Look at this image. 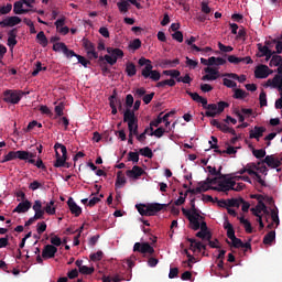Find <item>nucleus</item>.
<instances>
[{
  "label": "nucleus",
  "instance_id": "1",
  "mask_svg": "<svg viewBox=\"0 0 282 282\" xmlns=\"http://www.w3.org/2000/svg\"><path fill=\"white\" fill-rule=\"evenodd\" d=\"M166 204H160V203H150L148 205L139 204L135 205V208L142 217H153L154 215H158L160 210H164L166 208Z\"/></svg>",
  "mask_w": 282,
  "mask_h": 282
},
{
  "label": "nucleus",
  "instance_id": "2",
  "mask_svg": "<svg viewBox=\"0 0 282 282\" xmlns=\"http://www.w3.org/2000/svg\"><path fill=\"white\" fill-rule=\"evenodd\" d=\"M22 98H23V91L7 89L3 91L2 100H4V102H8L9 105H19Z\"/></svg>",
  "mask_w": 282,
  "mask_h": 282
},
{
  "label": "nucleus",
  "instance_id": "3",
  "mask_svg": "<svg viewBox=\"0 0 282 282\" xmlns=\"http://www.w3.org/2000/svg\"><path fill=\"white\" fill-rule=\"evenodd\" d=\"M123 122H128V131L129 133L133 131L135 126L138 124V117H135V112L131 109H126L123 112Z\"/></svg>",
  "mask_w": 282,
  "mask_h": 282
},
{
  "label": "nucleus",
  "instance_id": "4",
  "mask_svg": "<svg viewBox=\"0 0 282 282\" xmlns=\"http://www.w3.org/2000/svg\"><path fill=\"white\" fill-rule=\"evenodd\" d=\"M111 108L112 116H116L119 111H122V99L118 98V93L113 90L112 95L108 98ZM118 105V108L116 107Z\"/></svg>",
  "mask_w": 282,
  "mask_h": 282
},
{
  "label": "nucleus",
  "instance_id": "5",
  "mask_svg": "<svg viewBox=\"0 0 282 282\" xmlns=\"http://www.w3.org/2000/svg\"><path fill=\"white\" fill-rule=\"evenodd\" d=\"M83 47L87 53L88 58L96 59L98 58V52H96V44L89 41L88 39H83Z\"/></svg>",
  "mask_w": 282,
  "mask_h": 282
},
{
  "label": "nucleus",
  "instance_id": "6",
  "mask_svg": "<svg viewBox=\"0 0 282 282\" xmlns=\"http://www.w3.org/2000/svg\"><path fill=\"white\" fill-rule=\"evenodd\" d=\"M182 213L188 219L192 230H199L200 228L199 219H204L203 216H191V210L186 208H182Z\"/></svg>",
  "mask_w": 282,
  "mask_h": 282
},
{
  "label": "nucleus",
  "instance_id": "7",
  "mask_svg": "<svg viewBox=\"0 0 282 282\" xmlns=\"http://www.w3.org/2000/svg\"><path fill=\"white\" fill-rule=\"evenodd\" d=\"M164 112H160L155 120L150 122V127H160L162 122H165V127L171 126V121H167L166 118H171V116H175V110H172L163 116ZM163 116V117H162Z\"/></svg>",
  "mask_w": 282,
  "mask_h": 282
},
{
  "label": "nucleus",
  "instance_id": "8",
  "mask_svg": "<svg viewBox=\"0 0 282 282\" xmlns=\"http://www.w3.org/2000/svg\"><path fill=\"white\" fill-rule=\"evenodd\" d=\"M133 252H141V254H154L155 249L149 242H135L133 246Z\"/></svg>",
  "mask_w": 282,
  "mask_h": 282
},
{
  "label": "nucleus",
  "instance_id": "9",
  "mask_svg": "<svg viewBox=\"0 0 282 282\" xmlns=\"http://www.w3.org/2000/svg\"><path fill=\"white\" fill-rule=\"evenodd\" d=\"M139 65L141 67H145L142 69L141 72V76H143V78H149L151 76V72L153 70V64H151V59H147L145 57H141L139 59Z\"/></svg>",
  "mask_w": 282,
  "mask_h": 282
},
{
  "label": "nucleus",
  "instance_id": "10",
  "mask_svg": "<svg viewBox=\"0 0 282 282\" xmlns=\"http://www.w3.org/2000/svg\"><path fill=\"white\" fill-rule=\"evenodd\" d=\"M210 189H213V187H210L206 181H200L198 182V186L196 188H188L186 194L191 193L192 195H199L200 193H206V191Z\"/></svg>",
  "mask_w": 282,
  "mask_h": 282
},
{
  "label": "nucleus",
  "instance_id": "11",
  "mask_svg": "<svg viewBox=\"0 0 282 282\" xmlns=\"http://www.w3.org/2000/svg\"><path fill=\"white\" fill-rule=\"evenodd\" d=\"M217 105V111H205L206 118H217L219 113H224V110L230 107V104L226 101H219Z\"/></svg>",
  "mask_w": 282,
  "mask_h": 282
},
{
  "label": "nucleus",
  "instance_id": "12",
  "mask_svg": "<svg viewBox=\"0 0 282 282\" xmlns=\"http://www.w3.org/2000/svg\"><path fill=\"white\" fill-rule=\"evenodd\" d=\"M204 72L206 74L202 77V80H204V82H206V80H217V78H219V76H221L219 74V70L217 68H214V67H205Z\"/></svg>",
  "mask_w": 282,
  "mask_h": 282
},
{
  "label": "nucleus",
  "instance_id": "13",
  "mask_svg": "<svg viewBox=\"0 0 282 282\" xmlns=\"http://www.w3.org/2000/svg\"><path fill=\"white\" fill-rule=\"evenodd\" d=\"M144 170L138 165H134L131 170L126 171L127 177H130V180H140L142 175H144Z\"/></svg>",
  "mask_w": 282,
  "mask_h": 282
},
{
  "label": "nucleus",
  "instance_id": "14",
  "mask_svg": "<svg viewBox=\"0 0 282 282\" xmlns=\"http://www.w3.org/2000/svg\"><path fill=\"white\" fill-rule=\"evenodd\" d=\"M56 252H58V248H56L54 245H46L42 250V258L54 259V257H56Z\"/></svg>",
  "mask_w": 282,
  "mask_h": 282
},
{
  "label": "nucleus",
  "instance_id": "15",
  "mask_svg": "<svg viewBox=\"0 0 282 282\" xmlns=\"http://www.w3.org/2000/svg\"><path fill=\"white\" fill-rule=\"evenodd\" d=\"M228 246H231V248H245L246 250H252V245L250 242H243L239 238H232L231 242L229 240H226Z\"/></svg>",
  "mask_w": 282,
  "mask_h": 282
},
{
  "label": "nucleus",
  "instance_id": "16",
  "mask_svg": "<svg viewBox=\"0 0 282 282\" xmlns=\"http://www.w3.org/2000/svg\"><path fill=\"white\" fill-rule=\"evenodd\" d=\"M186 241H188L189 250L193 252H202L203 250H206V245L202 243V241H197L195 238H186Z\"/></svg>",
  "mask_w": 282,
  "mask_h": 282
},
{
  "label": "nucleus",
  "instance_id": "17",
  "mask_svg": "<svg viewBox=\"0 0 282 282\" xmlns=\"http://www.w3.org/2000/svg\"><path fill=\"white\" fill-rule=\"evenodd\" d=\"M265 127L256 126L253 130L249 131V138L250 140H257V142H259V140L263 138V133H265Z\"/></svg>",
  "mask_w": 282,
  "mask_h": 282
},
{
  "label": "nucleus",
  "instance_id": "18",
  "mask_svg": "<svg viewBox=\"0 0 282 282\" xmlns=\"http://www.w3.org/2000/svg\"><path fill=\"white\" fill-rule=\"evenodd\" d=\"M32 208L35 213L33 217L36 221H39V219L45 218V212L43 209V203H41V200H35Z\"/></svg>",
  "mask_w": 282,
  "mask_h": 282
},
{
  "label": "nucleus",
  "instance_id": "19",
  "mask_svg": "<svg viewBox=\"0 0 282 282\" xmlns=\"http://www.w3.org/2000/svg\"><path fill=\"white\" fill-rule=\"evenodd\" d=\"M187 96L194 100V102H199L203 106V109H207L208 107V99L199 96L197 93H192L191 90H186Z\"/></svg>",
  "mask_w": 282,
  "mask_h": 282
},
{
  "label": "nucleus",
  "instance_id": "20",
  "mask_svg": "<svg viewBox=\"0 0 282 282\" xmlns=\"http://www.w3.org/2000/svg\"><path fill=\"white\" fill-rule=\"evenodd\" d=\"M67 206L72 215H74L75 217H80V215L83 214V208H80V206H78L76 202H74V198L72 197L68 198Z\"/></svg>",
  "mask_w": 282,
  "mask_h": 282
},
{
  "label": "nucleus",
  "instance_id": "21",
  "mask_svg": "<svg viewBox=\"0 0 282 282\" xmlns=\"http://www.w3.org/2000/svg\"><path fill=\"white\" fill-rule=\"evenodd\" d=\"M262 164H267L270 169H279V166H281V160L274 158V155H267L264 160H262Z\"/></svg>",
  "mask_w": 282,
  "mask_h": 282
},
{
  "label": "nucleus",
  "instance_id": "22",
  "mask_svg": "<svg viewBox=\"0 0 282 282\" xmlns=\"http://www.w3.org/2000/svg\"><path fill=\"white\" fill-rule=\"evenodd\" d=\"M256 78H268L270 76V67L268 65H260L254 70Z\"/></svg>",
  "mask_w": 282,
  "mask_h": 282
},
{
  "label": "nucleus",
  "instance_id": "23",
  "mask_svg": "<svg viewBox=\"0 0 282 282\" xmlns=\"http://www.w3.org/2000/svg\"><path fill=\"white\" fill-rule=\"evenodd\" d=\"M251 213L252 215H254V217H259L261 213H264L265 215H268V206H265V203H263V200H260L258 202L256 207L251 208Z\"/></svg>",
  "mask_w": 282,
  "mask_h": 282
},
{
  "label": "nucleus",
  "instance_id": "24",
  "mask_svg": "<svg viewBox=\"0 0 282 282\" xmlns=\"http://www.w3.org/2000/svg\"><path fill=\"white\" fill-rule=\"evenodd\" d=\"M30 208H32V202L25 199L24 202L18 204V206L13 209V213H28Z\"/></svg>",
  "mask_w": 282,
  "mask_h": 282
},
{
  "label": "nucleus",
  "instance_id": "25",
  "mask_svg": "<svg viewBox=\"0 0 282 282\" xmlns=\"http://www.w3.org/2000/svg\"><path fill=\"white\" fill-rule=\"evenodd\" d=\"M212 191H217L218 193H226V195H228V192L232 189L230 188V185L226 183L225 178V181H220L218 183V187H212Z\"/></svg>",
  "mask_w": 282,
  "mask_h": 282
},
{
  "label": "nucleus",
  "instance_id": "26",
  "mask_svg": "<svg viewBox=\"0 0 282 282\" xmlns=\"http://www.w3.org/2000/svg\"><path fill=\"white\" fill-rule=\"evenodd\" d=\"M18 30L17 29H12L8 32V46L9 47H14V45H17L18 41H17V34H18Z\"/></svg>",
  "mask_w": 282,
  "mask_h": 282
},
{
  "label": "nucleus",
  "instance_id": "27",
  "mask_svg": "<svg viewBox=\"0 0 282 282\" xmlns=\"http://www.w3.org/2000/svg\"><path fill=\"white\" fill-rule=\"evenodd\" d=\"M224 228L227 230V237L230 239V241L237 237L235 236V227H232V224H230L228 219L225 220Z\"/></svg>",
  "mask_w": 282,
  "mask_h": 282
},
{
  "label": "nucleus",
  "instance_id": "28",
  "mask_svg": "<svg viewBox=\"0 0 282 282\" xmlns=\"http://www.w3.org/2000/svg\"><path fill=\"white\" fill-rule=\"evenodd\" d=\"M274 239H276V231H269L263 238L264 246H272V241H274Z\"/></svg>",
  "mask_w": 282,
  "mask_h": 282
},
{
  "label": "nucleus",
  "instance_id": "29",
  "mask_svg": "<svg viewBox=\"0 0 282 282\" xmlns=\"http://www.w3.org/2000/svg\"><path fill=\"white\" fill-rule=\"evenodd\" d=\"M213 65H226V59L224 57L212 56L208 58V66L213 67Z\"/></svg>",
  "mask_w": 282,
  "mask_h": 282
},
{
  "label": "nucleus",
  "instance_id": "30",
  "mask_svg": "<svg viewBox=\"0 0 282 282\" xmlns=\"http://www.w3.org/2000/svg\"><path fill=\"white\" fill-rule=\"evenodd\" d=\"M6 20L7 28H14V25H19L21 23V18L14 15V17H8Z\"/></svg>",
  "mask_w": 282,
  "mask_h": 282
},
{
  "label": "nucleus",
  "instance_id": "31",
  "mask_svg": "<svg viewBox=\"0 0 282 282\" xmlns=\"http://www.w3.org/2000/svg\"><path fill=\"white\" fill-rule=\"evenodd\" d=\"M28 163L34 164V166H36V169H41L42 171H47V166H45V164L43 163V160L41 158H39L37 160L29 159Z\"/></svg>",
  "mask_w": 282,
  "mask_h": 282
},
{
  "label": "nucleus",
  "instance_id": "32",
  "mask_svg": "<svg viewBox=\"0 0 282 282\" xmlns=\"http://www.w3.org/2000/svg\"><path fill=\"white\" fill-rule=\"evenodd\" d=\"M126 72H127V74L130 78L135 76V74H138V69L135 68V64H133L131 62H128L126 64Z\"/></svg>",
  "mask_w": 282,
  "mask_h": 282
},
{
  "label": "nucleus",
  "instance_id": "33",
  "mask_svg": "<svg viewBox=\"0 0 282 282\" xmlns=\"http://www.w3.org/2000/svg\"><path fill=\"white\" fill-rule=\"evenodd\" d=\"M276 72L278 74L273 77L272 83L279 87H282V64L278 66Z\"/></svg>",
  "mask_w": 282,
  "mask_h": 282
},
{
  "label": "nucleus",
  "instance_id": "34",
  "mask_svg": "<svg viewBox=\"0 0 282 282\" xmlns=\"http://www.w3.org/2000/svg\"><path fill=\"white\" fill-rule=\"evenodd\" d=\"M123 184H127V178L124 177V174L122 173V171H119L117 173V180L115 183L116 188H120V186H122Z\"/></svg>",
  "mask_w": 282,
  "mask_h": 282
},
{
  "label": "nucleus",
  "instance_id": "35",
  "mask_svg": "<svg viewBox=\"0 0 282 282\" xmlns=\"http://www.w3.org/2000/svg\"><path fill=\"white\" fill-rule=\"evenodd\" d=\"M162 67H177L180 65V58L171 59H162L161 61Z\"/></svg>",
  "mask_w": 282,
  "mask_h": 282
},
{
  "label": "nucleus",
  "instance_id": "36",
  "mask_svg": "<svg viewBox=\"0 0 282 282\" xmlns=\"http://www.w3.org/2000/svg\"><path fill=\"white\" fill-rule=\"evenodd\" d=\"M108 63V65H116L117 61L116 57L111 56V55H105V56H99L98 57V63Z\"/></svg>",
  "mask_w": 282,
  "mask_h": 282
},
{
  "label": "nucleus",
  "instance_id": "37",
  "mask_svg": "<svg viewBox=\"0 0 282 282\" xmlns=\"http://www.w3.org/2000/svg\"><path fill=\"white\" fill-rule=\"evenodd\" d=\"M251 164H252V170L256 169L257 171L262 173V175H268V167L264 165L265 163H263V161L258 162V164L256 163H251Z\"/></svg>",
  "mask_w": 282,
  "mask_h": 282
},
{
  "label": "nucleus",
  "instance_id": "38",
  "mask_svg": "<svg viewBox=\"0 0 282 282\" xmlns=\"http://www.w3.org/2000/svg\"><path fill=\"white\" fill-rule=\"evenodd\" d=\"M228 202V208H239V206H241V203H243V198L239 197V198H230L227 199Z\"/></svg>",
  "mask_w": 282,
  "mask_h": 282
},
{
  "label": "nucleus",
  "instance_id": "39",
  "mask_svg": "<svg viewBox=\"0 0 282 282\" xmlns=\"http://www.w3.org/2000/svg\"><path fill=\"white\" fill-rule=\"evenodd\" d=\"M225 76H227V78H232V80H238V83H246L247 77L246 75H237L236 73H227L225 74Z\"/></svg>",
  "mask_w": 282,
  "mask_h": 282
},
{
  "label": "nucleus",
  "instance_id": "40",
  "mask_svg": "<svg viewBox=\"0 0 282 282\" xmlns=\"http://www.w3.org/2000/svg\"><path fill=\"white\" fill-rule=\"evenodd\" d=\"M36 39H37L40 45H42V47H47L48 41H47V36H45V32L40 31L36 35Z\"/></svg>",
  "mask_w": 282,
  "mask_h": 282
},
{
  "label": "nucleus",
  "instance_id": "41",
  "mask_svg": "<svg viewBox=\"0 0 282 282\" xmlns=\"http://www.w3.org/2000/svg\"><path fill=\"white\" fill-rule=\"evenodd\" d=\"M200 213H202V212H200L199 209H197V207L195 206V198H193V199L191 200L189 215H191L192 217H199V216H202Z\"/></svg>",
  "mask_w": 282,
  "mask_h": 282
},
{
  "label": "nucleus",
  "instance_id": "42",
  "mask_svg": "<svg viewBox=\"0 0 282 282\" xmlns=\"http://www.w3.org/2000/svg\"><path fill=\"white\" fill-rule=\"evenodd\" d=\"M219 126L220 127L218 129L223 133H231V135H237V131H235L232 128L228 127V124L220 122Z\"/></svg>",
  "mask_w": 282,
  "mask_h": 282
},
{
  "label": "nucleus",
  "instance_id": "43",
  "mask_svg": "<svg viewBox=\"0 0 282 282\" xmlns=\"http://www.w3.org/2000/svg\"><path fill=\"white\" fill-rule=\"evenodd\" d=\"M240 224L245 226V230L248 235H252V224L249 223L248 219L240 217L239 218Z\"/></svg>",
  "mask_w": 282,
  "mask_h": 282
},
{
  "label": "nucleus",
  "instance_id": "44",
  "mask_svg": "<svg viewBox=\"0 0 282 282\" xmlns=\"http://www.w3.org/2000/svg\"><path fill=\"white\" fill-rule=\"evenodd\" d=\"M55 202L51 200L50 203L46 204V206L44 207V212L47 215H56V207H54Z\"/></svg>",
  "mask_w": 282,
  "mask_h": 282
},
{
  "label": "nucleus",
  "instance_id": "45",
  "mask_svg": "<svg viewBox=\"0 0 282 282\" xmlns=\"http://www.w3.org/2000/svg\"><path fill=\"white\" fill-rule=\"evenodd\" d=\"M139 153L141 155H143V158H149V160H151L153 158V151L151 150V148L145 147V148H141L139 150Z\"/></svg>",
  "mask_w": 282,
  "mask_h": 282
},
{
  "label": "nucleus",
  "instance_id": "46",
  "mask_svg": "<svg viewBox=\"0 0 282 282\" xmlns=\"http://www.w3.org/2000/svg\"><path fill=\"white\" fill-rule=\"evenodd\" d=\"M164 76H171V78H180L182 76V73L177 69H170V70H163Z\"/></svg>",
  "mask_w": 282,
  "mask_h": 282
},
{
  "label": "nucleus",
  "instance_id": "47",
  "mask_svg": "<svg viewBox=\"0 0 282 282\" xmlns=\"http://www.w3.org/2000/svg\"><path fill=\"white\" fill-rule=\"evenodd\" d=\"M246 96H248V93H246V90H243L241 88H237L235 90L234 98L236 100H243V98H246Z\"/></svg>",
  "mask_w": 282,
  "mask_h": 282
},
{
  "label": "nucleus",
  "instance_id": "48",
  "mask_svg": "<svg viewBox=\"0 0 282 282\" xmlns=\"http://www.w3.org/2000/svg\"><path fill=\"white\" fill-rule=\"evenodd\" d=\"M166 85L169 87H175L176 83H175V79L171 78V79H165V80H162V82H159L156 84V87H166Z\"/></svg>",
  "mask_w": 282,
  "mask_h": 282
},
{
  "label": "nucleus",
  "instance_id": "49",
  "mask_svg": "<svg viewBox=\"0 0 282 282\" xmlns=\"http://www.w3.org/2000/svg\"><path fill=\"white\" fill-rule=\"evenodd\" d=\"M271 219L272 224H274L275 227H279V224H281V220L279 219V209H271Z\"/></svg>",
  "mask_w": 282,
  "mask_h": 282
},
{
  "label": "nucleus",
  "instance_id": "50",
  "mask_svg": "<svg viewBox=\"0 0 282 282\" xmlns=\"http://www.w3.org/2000/svg\"><path fill=\"white\" fill-rule=\"evenodd\" d=\"M54 52H67V45L63 42H57L53 45Z\"/></svg>",
  "mask_w": 282,
  "mask_h": 282
},
{
  "label": "nucleus",
  "instance_id": "51",
  "mask_svg": "<svg viewBox=\"0 0 282 282\" xmlns=\"http://www.w3.org/2000/svg\"><path fill=\"white\" fill-rule=\"evenodd\" d=\"M65 162H67V156L62 155L55 160L54 167L62 169L65 165Z\"/></svg>",
  "mask_w": 282,
  "mask_h": 282
},
{
  "label": "nucleus",
  "instance_id": "52",
  "mask_svg": "<svg viewBox=\"0 0 282 282\" xmlns=\"http://www.w3.org/2000/svg\"><path fill=\"white\" fill-rule=\"evenodd\" d=\"M282 62H281V55H275L273 54V56L271 57V61H270V67H279V65H281Z\"/></svg>",
  "mask_w": 282,
  "mask_h": 282
},
{
  "label": "nucleus",
  "instance_id": "53",
  "mask_svg": "<svg viewBox=\"0 0 282 282\" xmlns=\"http://www.w3.org/2000/svg\"><path fill=\"white\" fill-rule=\"evenodd\" d=\"M142 47V41L140 39H134L132 42L129 44L130 50H140Z\"/></svg>",
  "mask_w": 282,
  "mask_h": 282
},
{
  "label": "nucleus",
  "instance_id": "54",
  "mask_svg": "<svg viewBox=\"0 0 282 282\" xmlns=\"http://www.w3.org/2000/svg\"><path fill=\"white\" fill-rule=\"evenodd\" d=\"M128 160L133 162V164H138L140 162V154L138 152H129Z\"/></svg>",
  "mask_w": 282,
  "mask_h": 282
},
{
  "label": "nucleus",
  "instance_id": "55",
  "mask_svg": "<svg viewBox=\"0 0 282 282\" xmlns=\"http://www.w3.org/2000/svg\"><path fill=\"white\" fill-rule=\"evenodd\" d=\"M252 155H254L257 158V160H261L263 158H267L264 149H259V150L253 149L252 150Z\"/></svg>",
  "mask_w": 282,
  "mask_h": 282
},
{
  "label": "nucleus",
  "instance_id": "56",
  "mask_svg": "<svg viewBox=\"0 0 282 282\" xmlns=\"http://www.w3.org/2000/svg\"><path fill=\"white\" fill-rule=\"evenodd\" d=\"M51 243L56 248L63 243V240H61V237L54 234H51Z\"/></svg>",
  "mask_w": 282,
  "mask_h": 282
},
{
  "label": "nucleus",
  "instance_id": "57",
  "mask_svg": "<svg viewBox=\"0 0 282 282\" xmlns=\"http://www.w3.org/2000/svg\"><path fill=\"white\" fill-rule=\"evenodd\" d=\"M55 151L61 150V153L64 158H67V147H65L63 143H55L54 145Z\"/></svg>",
  "mask_w": 282,
  "mask_h": 282
},
{
  "label": "nucleus",
  "instance_id": "58",
  "mask_svg": "<svg viewBox=\"0 0 282 282\" xmlns=\"http://www.w3.org/2000/svg\"><path fill=\"white\" fill-rule=\"evenodd\" d=\"M240 175H243V173H248V175H254V170L252 169V163H249L247 167L241 169L238 172Z\"/></svg>",
  "mask_w": 282,
  "mask_h": 282
},
{
  "label": "nucleus",
  "instance_id": "59",
  "mask_svg": "<svg viewBox=\"0 0 282 282\" xmlns=\"http://www.w3.org/2000/svg\"><path fill=\"white\" fill-rule=\"evenodd\" d=\"M166 133V129L160 127L156 130L152 131L149 133V135H155V138H162Z\"/></svg>",
  "mask_w": 282,
  "mask_h": 282
},
{
  "label": "nucleus",
  "instance_id": "60",
  "mask_svg": "<svg viewBox=\"0 0 282 282\" xmlns=\"http://www.w3.org/2000/svg\"><path fill=\"white\" fill-rule=\"evenodd\" d=\"M95 271L96 269L94 267H87V265L80 267V270H79L80 274H86V275H89Z\"/></svg>",
  "mask_w": 282,
  "mask_h": 282
},
{
  "label": "nucleus",
  "instance_id": "61",
  "mask_svg": "<svg viewBox=\"0 0 282 282\" xmlns=\"http://www.w3.org/2000/svg\"><path fill=\"white\" fill-rule=\"evenodd\" d=\"M105 253H102V251H97L95 253H91L90 257V261H102V257Z\"/></svg>",
  "mask_w": 282,
  "mask_h": 282
},
{
  "label": "nucleus",
  "instance_id": "62",
  "mask_svg": "<svg viewBox=\"0 0 282 282\" xmlns=\"http://www.w3.org/2000/svg\"><path fill=\"white\" fill-rule=\"evenodd\" d=\"M258 50L261 53L260 57H263V56L268 55L270 52H272V50H270V47L262 46L261 44H258Z\"/></svg>",
  "mask_w": 282,
  "mask_h": 282
},
{
  "label": "nucleus",
  "instance_id": "63",
  "mask_svg": "<svg viewBox=\"0 0 282 282\" xmlns=\"http://www.w3.org/2000/svg\"><path fill=\"white\" fill-rule=\"evenodd\" d=\"M120 12H129V2L121 1L117 3Z\"/></svg>",
  "mask_w": 282,
  "mask_h": 282
},
{
  "label": "nucleus",
  "instance_id": "64",
  "mask_svg": "<svg viewBox=\"0 0 282 282\" xmlns=\"http://www.w3.org/2000/svg\"><path fill=\"white\" fill-rule=\"evenodd\" d=\"M21 10H23V2L17 1L13 4V12L14 14H21Z\"/></svg>",
  "mask_w": 282,
  "mask_h": 282
}]
</instances>
